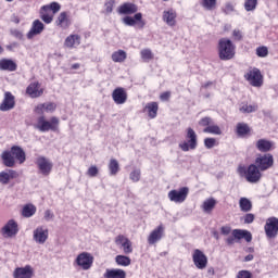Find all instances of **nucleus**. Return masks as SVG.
Returning <instances> with one entry per match:
<instances>
[{"label": "nucleus", "mask_w": 278, "mask_h": 278, "mask_svg": "<svg viewBox=\"0 0 278 278\" xmlns=\"http://www.w3.org/2000/svg\"><path fill=\"white\" fill-rule=\"evenodd\" d=\"M239 111L241 112V114H251L257 111V105L243 103L240 105Z\"/></svg>", "instance_id": "nucleus-41"}, {"label": "nucleus", "mask_w": 278, "mask_h": 278, "mask_svg": "<svg viewBox=\"0 0 278 278\" xmlns=\"http://www.w3.org/2000/svg\"><path fill=\"white\" fill-rule=\"evenodd\" d=\"M140 55L143 62H151V60H153V52L151 51V49L141 50Z\"/></svg>", "instance_id": "nucleus-45"}, {"label": "nucleus", "mask_w": 278, "mask_h": 278, "mask_svg": "<svg viewBox=\"0 0 278 278\" xmlns=\"http://www.w3.org/2000/svg\"><path fill=\"white\" fill-rule=\"evenodd\" d=\"M10 152L13 155L14 160H17L20 164H25L26 155L25 150H23V148L18 146H13Z\"/></svg>", "instance_id": "nucleus-26"}, {"label": "nucleus", "mask_w": 278, "mask_h": 278, "mask_svg": "<svg viewBox=\"0 0 278 278\" xmlns=\"http://www.w3.org/2000/svg\"><path fill=\"white\" fill-rule=\"evenodd\" d=\"M233 10H235V7L231 3H226V5L224 7L225 14H231Z\"/></svg>", "instance_id": "nucleus-60"}, {"label": "nucleus", "mask_w": 278, "mask_h": 278, "mask_svg": "<svg viewBox=\"0 0 278 278\" xmlns=\"http://www.w3.org/2000/svg\"><path fill=\"white\" fill-rule=\"evenodd\" d=\"M45 90L40 88V83H31L26 88V93L30 96L31 99H38V97H42Z\"/></svg>", "instance_id": "nucleus-23"}, {"label": "nucleus", "mask_w": 278, "mask_h": 278, "mask_svg": "<svg viewBox=\"0 0 278 278\" xmlns=\"http://www.w3.org/2000/svg\"><path fill=\"white\" fill-rule=\"evenodd\" d=\"M239 207L241 210V212H251L253 204L251 203V201L247 198H241L239 200Z\"/></svg>", "instance_id": "nucleus-40"}, {"label": "nucleus", "mask_w": 278, "mask_h": 278, "mask_svg": "<svg viewBox=\"0 0 278 278\" xmlns=\"http://www.w3.org/2000/svg\"><path fill=\"white\" fill-rule=\"evenodd\" d=\"M232 236L236 238V240H245V242H251V240H253V236L249 232V230L233 229Z\"/></svg>", "instance_id": "nucleus-29"}, {"label": "nucleus", "mask_w": 278, "mask_h": 278, "mask_svg": "<svg viewBox=\"0 0 278 278\" xmlns=\"http://www.w3.org/2000/svg\"><path fill=\"white\" fill-rule=\"evenodd\" d=\"M42 31H45V24L40 20H35L26 37L28 40H33L36 36H40Z\"/></svg>", "instance_id": "nucleus-15"}, {"label": "nucleus", "mask_w": 278, "mask_h": 278, "mask_svg": "<svg viewBox=\"0 0 278 278\" xmlns=\"http://www.w3.org/2000/svg\"><path fill=\"white\" fill-rule=\"evenodd\" d=\"M164 236V225L157 226L148 237V244L160 242Z\"/></svg>", "instance_id": "nucleus-21"}, {"label": "nucleus", "mask_w": 278, "mask_h": 278, "mask_svg": "<svg viewBox=\"0 0 278 278\" xmlns=\"http://www.w3.org/2000/svg\"><path fill=\"white\" fill-rule=\"evenodd\" d=\"M112 99L116 105H124L127 103V91L123 87H117L112 92Z\"/></svg>", "instance_id": "nucleus-17"}, {"label": "nucleus", "mask_w": 278, "mask_h": 278, "mask_svg": "<svg viewBox=\"0 0 278 278\" xmlns=\"http://www.w3.org/2000/svg\"><path fill=\"white\" fill-rule=\"evenodd\" d=\"M243 220L245 225H251L255 220V215L253 213H248L243 216Z\"/></svg>", "instance_id": "nucleus-53"}, {"label": "nucleus", "mask_w": 278, "mask_h": 278, "mask_svg": "<svg viewBox=\"0 0 278 278\" xmlns=\"http://www.w3.org/2000/svg\"><path fill=\"white\" fill-rule=\"evenodd\" d=\"M190 189L188 187H182L179 190L173 189L167 193V198L172 203H184L188 199Z\"/></svg>", "instance_id": "nucleus-8"}, {"label": "nucleus", "mask_w": 278, "mask_h": 278, "mask_svg": "<svg viewBox=\"0 0 278 278\" xmlns=\"http://www.w3.org/2000/svg\"><path fill=\"white\" fill-rule=\"evenodd\" d=\"M122 249L126 255L134 253V248L131 247V241H129V239L122 245Z\"/></svg>", "instance_id": "nucleus-48"}, {"label": "nucleus", "mask_w": 278, "mask_h": 278, "mask_svg": "<svg viewBox=\"0 0 278 278\" xmlns=\"http://www.w3.org/2000/svg\"><path fill=\"white\" fill-rule=\"evenodd\" d=\"M232 36L235 40H242V31H240L239 29H235L232 31Z\"/></svg>", "instance_id": "nucleus-62"}, {"label": "nucleus", "mask_w": 278, "mask_h": 278, "mask_svg": "<svg viewBox=\"0 0 278 278\" xmlns=\"http://www.w3.org/2000/svg\"><path fill=\"white\" fill-rule=\"evenodd\" d=\"M56 27H61V29H68L71 27V20H68V13L61 12L55 21Z\"/></svg>", "instance_id": "nucleus-27"}, {"label": "nucleus", "mask_w": 278, "mask_h": 278, "mask_svg": "<svg viewBox=\"0 0 278 278\" xmlns=\"http://www.w3.org/2000/svg\"><path fill=\"white\" fill-rule=\"evenodd\" d=\"M200 127H210L212 125V117H203L199 121Z\"/></svg>", "instance_id": "nucleus-51"}, {"label": "nucleus", "mask_w": 278, "mask_h": 278, "mask_svg": "<svg viewBox=\"0 0 278 278\" xmlns=\"http://www.w3.org/2000/svg\"><path fill=\"white\" fill-rule=\"evenodd\" d=\"M218 45L219 60H232L233 55H236V46L233 42L227 38H223Z\"/></svg>", "instance_id": "nucleus-3"}, {"label": "nucleus", "mask_w": 278, "mask_h": 278, "mask_svg": "<svg viewBox=\"0 0 278 278\" xmlns=\"http://www.w3.org/2000/svg\"><path fill=\"white\" fill-rule=\"evenodd\" d=\"M104 278H126L127 273L121 268L106 269L103 274Z\"/></svg>", "instance_id": "nucleus-30"}, {"label": "nucleus", "mask_w": 278, "mask_h": 278, "mask_svg": "<svg viewBox=\"0 0 278 278\" xmlns=\"http://www.w3.org/2000/svg\"><path fill=\"white\" fill-rule=\"evenodd\" d=\"M14 105H16V102H14V96L12 94V92L7 91L4 93V99L0 104V111L10 112V110H14Z\"/></svg>", "instance_id": "nucleus-19"}, {"label": "nucleus", "mask_w": 278, "mask_h": 278, "mask_svg": "<svg viewBox=\"0 0 278 278\" xmlns=\"http://www.w3.org/2000/svg\"><path fill=\"white\" fill-rule=\"evenodd\" d=\"M117 12L118 14L129 16L130 14H136V12H138V5L131 2H126L118 7Z\"/></svg>", "instance_id": "nucleus-25"}, {"label": "nucleus", "mask_w": 278, "mask_h": 278, "mask_svg": "<svg viewBox=\"0 0 278 278\" xmlns=\"http://www.w3.org/2000/svg\"><path fill=\"white\" fill-rule=\"evenodd\" d=\"M256 149H258L261 153H268V151L273 149V141L260 139L256 141Z\"/></svg>", "instance_id": "nucleus-32"}, {"label": "nucleus", "mask_w": 278, "mask_h": 278, "mask_svg": "<svg viewBox=\"0 0 278 278\" xmlns=\"http://www.w3.org/2000/svg\"><path fill=\"white\" fill-rule=\"evenodd\" d=\"M43 218L47 223H50V220H53V218H55V215L51 212V210H47L45 212Z\"/></svg>", "instance_id": "nucleus-56"}, {"label": "nucleus", "mask_w": 278, "mask_h": 278, "mask_svg": "<svg viewBox=\"0 0 278 278\" xmlns=\"http://www.w3.org/2000/svg\"><path fill=\"white\" fill-rule=\"evenodd\" d=\"M192 260L195 268L199 270H204V268H207V256L203 251L195 249L192 254Z\"/></svg>", "instance_id": "nucleus-13"}, {"label": "nucleus", "mask_w": 278, "mask_h": 278, "mask_svg": "<svg viewBox=\"0 0 278 278\" xmlns=\"http://www.w3.org/2000/svg\"><path fill=\"white\" fill-rule=\"evenodd\" d=\"M203 132L212 134L213 136H222L223 135V130L220 129V127L215 124H211L210 126L205 127L203 129Z\"/></svg>", "instance_id": "nucleus-39"}, {"label": "nucleus", "mask_w": 278, "mask_h": 278, "mask_svg": "<svg viewBox=\"0 0 278 278\" xmlns=\"http://www.w3.org/2000/svg\"><path fill=\"white\" fill-rule=\"evenodd\" d=\"M236 131L239 138H245V136L251 134V127H249L247 123H238Z\"/></svg>", "instance_id": "nucleus-34"}, {"label": "nucleus", "mask_w": 278, "mask_h": 278, "mask_svg": "<svg viewBox=\"0 0 278 278\" xmlns=\"http://www.w3.org/2000/svg\"><path fill=\"white\" fill-rule=\"evenodd\" d=\"M17 65L14 61L10 59L0 60V71H9L10 73L16 71Z\"/></svg>", "instance_id": "nucleus-31"}, {"label": "nucleus", "mask_w": 278, "mask_h": 278, "mask_svg": "<svg viewBox=\"0 0 278 278\" xmlns=\"http://www.w3.org/2000/svg\"><path fill=\"white\" fill-rule=\"evenodd\" d=\"M35 164L40 175H43V177H49V175H51V172L53 170V162L51 160L40 155L36 159Z\"/></svg>", "instance_id": "nucleus-6"}, {"label": "nucleus", "mask_w": 278, "mask_h": 278, "mask_svg": "<svg viewBox=\"0 0 278 278\" xmlns=\"http://www.w3.org/2000/svg\"><path fill=\"white\" fill-rule=\"evenodd\" d=\"M11 36L16 38L17 40H23V33L18 29H11Z\"/></svg>", "instance_id": "nucleus-58"}, {"label": "nucleus", "mask_w": 278, "mask_h": 278, "mask_svg": "<svg viewBox=\"0 0 278 278\" xmlns=\"http://www.w3.org/2000/svg\"><path fill=\"white\" fill-rule=\"evenodd\" d=\"M121 170V164H118V161L116 159H111L109 162V173L111 177H116Z\"/></svg>", "instance_id": "nucleus-36"}, {"label": "nucleus", "mask_w": 278, "mask_h": 278, "mask_svg": "<svg viewBox=\"0 0 278 278\" xmlns=\"http://www.w3.org/2000/svg\"><path fill=\"white\" fill-rule=\"evenodd\" d=\"M111 60H113V62H116L118 64H123V62L127 60V52H125V50H117L112 53Z\"/></svg>", "instance_id": "nucleus-35"}, {"label": "nucleus", "mask_w": 278, "mask_h": 278, "mask_svg": "<svg viewBox=\"0 0 278 278\" xmlns=\"http://www.w3.org/2000/svg\"><path fill=\"white\" fill-rule=\"evenodd\" d=\"M161 101H168L170 99V92L166 91L160 96Z\"/></svg>", "instance_id": "nucleus-63"}, {"label": "nucleus", "mask_w": 278, "mask_h": 278, "mask_svg": "<svg viewBox=\"0 0 278 278\" xmlns=\"http://www.w3.org/2000/svg\"><path fill=\"white\" fill-rule=\"evenodd\" d=\"M244 79L253 86V88H262L264 86V76L257 67H250L245 74Z\"/></svg>", "instance_id": "nucleus-4"}, {"label": "nucleus", "mask_w": 278, "mask_h": 278, "mask_svg": "<svg viewBox=\"0 0 278 278\" xmlns=\"http://www.w3.org/2000/svg\"><path fill=\"white\" fill-rule=\"evenodd\" d=\"M104 8H105L106 14H112V12L114 10V0H110V1L105 2Z\"/></svg>", "instance_id": "nucleus-55"}, {"label": "nucleus", "mask_w": 278, "mask_h": 278, "mask_svg": "<svg viewBox=\"0 0 278 278\" xmlns=\"http://www.w3.org/2000/svg\"><path fill=\"white\" fill-rule=\"evenodd\" d=\"M157 102H149L144 108V112H148L150 118H155L157 116Z\"/></svg>", "instance_id": "nucleus-37"}, {"label": "nucleus", "mask_w": 278, "mask_h": 278, "mask_svg": "<svg viewBox=\"0 0 278 278\" xmlns=\"http://www.w3.org/2000/svg\"><path fill=\"white\" fill-rule=\"evenodd\" d=\"M55 110H58V104H55L54 102H45V103L37 104L35 106L34 112L42 116L45 112L47 114H53Z\"/></svg>", "instance_id": "nucleus-16"}, {"label": "nucleus", "mask_w": 278, "mask_h": 278, "mask_svg": "<svg viewBox=\"0 0 278 278\" xmlns=\"http://www.w3.org/2000/svg\"><path fill=\"white\" fill-rule=\"evenodd\" d=\"M237 278H251V274L249 270H240Z\"/></svg>", "instance_id": "nucleus-59"}, {"label": "nucleus", "mask_w": 278, "mask_h": 278, "mask_svg": "<svg viewBox=\"0 0 278 278\" xmlns=\"http://www.w3.org/2000/svg\"><path fill=\"white\" fill-rule=\"evenodd\" d=\"M257 8V0H245L244 10L245 12H255Z\"/></svg>", "instance_id": "nucleus-44"}, {"label": "nucleus", "mask_w": 278, "mask_h": 278, "mask_svg": "<svg viewBox=\"0 0 278 278\" xmlns=\"http://www.w3.org/2000/svg\"><path fill=\"white\" fill-rule=\"evenodd\" d=\"M141 175H142V172L140 169H134L129 174V179L130 181H134V184H138V181H140Z\"/></svg>", "instance_id": "nucleus-47"}, {"label": "nucleus", "mask_w": 278, "mask_h": 278, "mask_svg": "<svg viewBox=\"0 0 278 278\" xmlns=\"http://www.w3.org/2000/svg\"><path fill=\"white\" fill-rule=\"evenodd\" d=\"M220 233H222V236H229V233H231V227L223 226L220 228Z\"/></svg>", "instance_id": "nucleus-61"}, {"label": "nucleus", "mask_w": 278, "mask_h": 278, "mask_svg": "<svg viewBox=\"0 0 278 278\" xmlns=\"http://www.w3.org/2000/svg\"><path fill=\"white\" fill-rule=\"evenodd\" d=\"M41 21H43V23H47V25H49L50 23H53V14L43 13L41 15Z\"/></svg>", "instance_id": "nucleus-54"}, {"label": "nucleus", "mask_w": 278, "mask_h": 278, "mask_svg": "<svg viewBox=\"0 0 278 278\" xmlns=\"http://www.w3.org/2000/svg\"><path fill=\"white\" fill-rule=\"evenodd\" d=\"M128 239L123 236V235H119L115 238V244H117V247H122Z\"/></svg>", "instance_id": "nucleus-57"}, {"label": "nucleus", "mask_w": 278, "mask_h": 278, "mask_svg": "<svg viewBox=\"0 0 278 278\" xmlns=\"http://www.w3.org/2000/svg\"><path fill=\"white\" fill-rule=\"evenodd\" d=\"M35 129L41 131V134H47V131H58L60 129V118L52 116L50 121H47L45 115H40L37 118L36 124H34Z\"/></svg>", "instance_id": "nucleus-1"}, {"label": "nucleus", "mask_w": 278, "mask_h": 278, "mask_svg": "<svg viewBox=\"0 0 278 278\" xmlns=\"http://www.w3.org/2000/svg\"><path fill=\"white\" fill-rule=\"evenodd\" d=\"M236 237L232 236H229L227 239H226V243L231 247V244H235L236 243Z\"/></svg>", "instance_id": "nucleus-64"}, {"label": "nucleus", "mask_w": 278, "mask_h": 278, "mask_svg": "<svg viewBox=\"0 0 278 278\" xmlns=\"http://www.w3.org/2000/svg\"><path fill=\"white\" fill-rule=\"evenodd\" d=\"M115 262L117 266H130L131 265V258L125 255H117L115 257Z\"/></svg>", "instance_id": "nucleus-43"}, {"label": "nucleus", "mask_w": 278, "mask_h": 278, "mask_svg": "<svg viewBox=\"0 0 278 278\" xmlns=\"http://www.w3.org/2000/svg\"><path fill=\"white\" fill-rule=\"evenodd\" d=\"M37 212L36 205L34 204H25L22 208V216L24 218H31Z\"/></svg>", "instance_id": "nucleus-38"}, {"label": "nucleus", "mask_w": 278, "mask_h": 278, "mask_svg": "<svg viewBox=\"0 0 278 278\" xmlns=\"http://www.w3.org/2000/svg\"><path fill=\"white\" fill-rule=\"evenodd\" d=\"M61 5L58 2H52L49 5H43L41 10L43 12H52V14H58V11L61 10Z\"/></svg>", "instance_id": "nucleus-42"}, {"label": "nucleus", "mask_w": 278, "mask_h": 278, "mask_svg": "<svg viewBox=\"0 0 278 278\" xmlns=\"http://www.w3.org/2000/svg\"><path fill=\"white\" fill-rule=\"evenodd\" d=\"M75 264H77V266L83 270H90L92 268V264H94V256L88 252H81L77 255Z\"/></svg>", "instance_id": "nucleus-9"}, {"label": "nucleus", "mask_w": 278, "mask_h": 278, "mask_svg": "<svg viewBox=\"0 0 278 278\" xmlns=\"http://www.w3.org/2000/svg\"><path fill=\"white\" fill-rule=\"evenodd\" d=\"M256 55L258 58H266V55H268V48H266V47H258L256 49Z\"/></svg>", "instance_id": "nucleus-50"}, {"label": "nucleus", "mask_w": 278, "mask_h": 278, "mask_svg": "<svg viewBox=\"0 0 278 278\" xmlns=\"http://www.w3.org/2000/svg\"><path fill=\"white\" fill-rule=\"evenodd\" d=\"M265 235L269 240H273L278 235V218L269 217L264 226Z\"/></svg>", "instance_id": "nucleus-10"}, {"label": "nucleus", "mask_w": 278, "mask_h": 278, "mask_svg": "<svg viewBox=\"0 0 278 278\" xmlns=\"http://www.w3.org/2000/svg\"><path fill=\"white\" fill-rule=\"evenodd\" d=\"M81 45V36L78 34H72L65 38L64 47L66 49H77Z\"/></svg>", "instance_id": "nucleus-24"}, {"label": "nucleus", "mask_w": 278, "mask_h": 278, "mask_svg": "<svg viewBox=\"0 0 278 278\" xmlns=\"http://www.w3.org/2000/svg\"><path fill=\"white\" fill-rule=\"evenodd\" d=\"M33 240L36 244H45L49 240V228L47 226H38L33 231Z\"/></svg>", "instance_id": "nucleus-12"}, {"label": "nucleus", "mask_w": 278, "mask_h": 278, "mask_svg": "<svg viewBox=\"0 0 278 278\" xmlns=\"http://www.w3.org/2000/svg\"><path fill=\"white\" fill-rule=\"evenodd\" d=\"M238 173L240 177H244L249 184H257L262 179V170L255 164H251L248 167L240 165Z\"/></svg>", "instance_id": "nucleus-2"}, {"label": "nucleus", "mask_w": 278, "mask_h": 278, "mask_svg": "<svg viewBox=\"0 0 278 278\" xmlns=\"http://www.w3.org/2000/svg\"><path fill=\"white\" fill-rule=\"evenodd\" d=\"M216 199L214 198H208L204 200L202 203L201 207L205 214H212L214 207H216Z\"/></svg>", "instance_id": "nucleus-33"}, {"label": "nucleus", "mask_w": 278, "mask_h": 278, "mask_svg": "<svg viewBox=\"0 0 278 278\" xmlns=\"http://www.w3.org/2000/svg\"><path fill=\"white\" fill-rule=\"evenodd\" d=\"M18 177V173L14 169H5L0 172V184L2 186H8L12 179H16Z\"/></svg>", "instance_id": "nucleus-22"}, {"label": "nucleus", "mask_w": 278, "mask_h": 278, "mask_svg": "<svg viewBox=\"0 0 278 278\" xmlns=\"http://www.w3.org/2000/svg\"><path fill=\"white\" fill-rule=\"evenodd\" d=\"M122 23H124V25H126L127 27H136L137 25L139 29H143L144 25H147L144 20H142V13H136L132 17L125 16L122 20Z\"/></svg>", "instance_id": "nucleus-11"}, {"label": "nucleus", "mask_w": 278, "mask_h": 278, "mask_svg": "<svg viewBox=\"0 0 278 278\" xmlns=\"http://www.w3.org/2000/svg\"><path fill=\"white\" fill-rule=\"evenodd\" d=\"M2 164L7 166V168H14V165L16 164V160L14 159L11 151H4L1 154Z\"/></svg>", "instance_id": "nucleus-28"}, {"label": "nucleus", "mask_w": 278, "mask_h": 278, "mask_svg": "<svg viewBox=\"0 0 278 278\" xmlns=\"http://www.w3.org/2000/svg\"><path fill=\"white\" fill-rule=\"evenodd\" d=\"M18 233V224L14 219H10L2 228L4 238H14Z\"/></svg>", "instance_id": "nucleus-14"}, {"label": "nucleus", "mask_w": 278, "mask_h": 278, "mask_svg": "<svg viewBox=\"0 0 278 278\" xmlns=\"http://www.w3.org/2000/svg\"><path fill=\"white\" fill-rule=\"evenodd\" d=\"M163 21L168 27H175V25H177V11L174 9L163 11Z\"/></svg>", "instance_id": "nucleus-20"}, {"label": "nucleus", "mask_w": 278, "mask_h": 278, "mask_svg": "<svg viewBox=\"0 0 278 278\" xmlns=\"http://www.w3.org/2000/svg\"><path fill=\"white\" fill-rule=\"evenodd\" d=\"M187 140L184 141L182 143H179V149L181 151L188 152V151H194L198 147V141H197V132L192 128L187 129Z\"/></svg>", "instance_id": "nucleus-7"}, {"label": "nucleus", "mask_w": 278, "mask_h": 278, "mask_svg": "<svg viewBox=\"0 0 278 278\" xmlns=\"http://www.w3.org/2000/svg\"><path fill=\"white\" fill-rule=\"evenodd\" d=\"M204 147L206 149H214V147H216V139L215 138H205Z\"/></svg>", "instance_id": "nucleus-49"}, {"label": "nucleus", "mask_w": 278, "mask_h": 278, "mask_svg": "<svg viewBox=\"0 0 278 278\" xmlns=\"http://www.w3.org/2000/svg\"><path fill=\"white\" fill-rule=\"evenodd\" d=\"M87 175L89 177H97V175H99V168L94 165L90 166L87 170Z\"/></svg>", "instance_id": "nucleus-52"}, {"label": "nucleus", "mask_w": 278, "mask_h": 278, "mask_svg": "<svg viewBox=\"0 0 278 278\" xmlns=\"http://www.w3.org/2000/svg\"><path fill=\"white\" fill-rule=\"evenodd\" d=\"M202 8H204V10H215L216 9V0H202Z\"/></svg>", "instance_id": "nucleus-46"}, {"label": "nucleus", "mask_w": 278, "mask_h": 278, "mask_svg": "<svg viewBox=\"0 0 278 278\" xmlns=\"http://www.w3.org/2000/svg\"><path fill=\"white\" fill-rule=\"evenodd\" d=\"M13 278H34V267H31V265H26L24 267L15 268Z\"/></svg>", "instance_id": "nucleus-18"}, {"label": "nucleus", "mask_w": 278, "mask_h": 278, "mask_svg": "<svg viewBox=\"0 0 278 278\" xmlns=\"http://www.w3.org/2000/svg\"><path fill=\"white\" fill-rule=\"evenodd\" d=\"M275 164V157H273V154L266 153V154H258L255 159L254 165L264 173L265 170H268L269 168H273Z\"/></svg>", "instance_id": "nucleus-5"}]
</instances>
